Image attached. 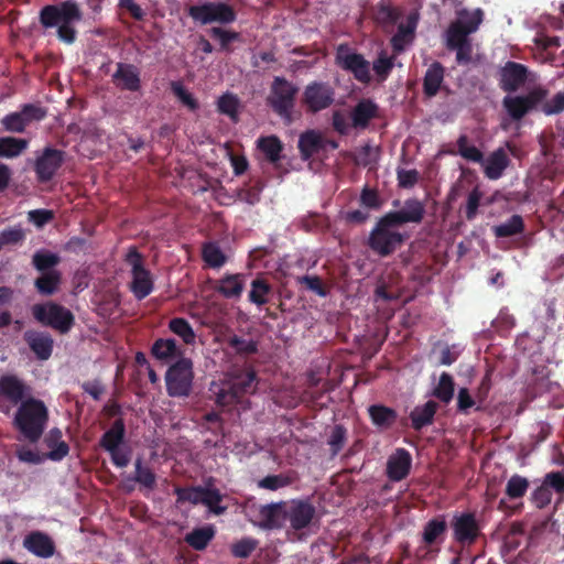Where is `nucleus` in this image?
I'll use <instances>...</instances> for the list:
<instances>
[{
    "label": "nucleus",
    "mask_w": 564,
    "mask_h": 564,
    "mask_svg": "<svg viewBox=\"0 0 564 564\" xmlns=\"http://www.w3.org/2000/svg\"><path fill=\"white\" fill-rule=\"evenodd\" d=\"M529 480L520 475H512L506 486V495L509 499L522 498L529 489Z\"/></svg>",
    "instance_id": "56"
},
{
    "label": "nucleus",
    "mask_w": 564,
    "mask_h": 564,
    "mask_svg": "<svg viewBox=\"0 0 564 564\" xmlns=\"http://www.w3.org/2000/svg\"><path fill=\"white\" fill-rule=\"evenodd\" d=\"M48 422L45 403L32 397L23 401L14 415L13 425L31 443H36L43 435Z\"/></svg>",
    "instance_id": "2"
},
{
    "label": "nucleus",
    "mask_w": 564,
    "mask_h": 564,
    "mask_svg": "<svg viewBox=\"0 0 564 564\" xmlns=\"http://www.w3.org/2000/svg\"><path fill=\"white\" fill-rule=\"evenodd\" d=\"M171 90L180 102L188 108L191 111H196L199 108L198 100L191 94L182 84V82L173 80L170 84Z\"/></svg>",
    "instance_id": "53"
},
{
    "label": "nucleus",
    "mask_w": 564,
    "mask_h": 564,
    "mask_svg": "<svg viewBox=\"0 0 564 564\" xmlns=\"http://www.w3.org/2000/svg\"><path fill=\"white\" fill-rule=\"evenodd\" d=\"M285 522V502L263 505L259 509L258 527L264 530L281 529Z\"/></svg>",
    "instance_id": "22"
},
{
    "label": "nucleus",
    "mask_w": 564,
    "mask_h": 564,
    "mask_svg": "<svg viewBox=\"0 0 564 564\" xmlns=\"http://www.w3.org/2000/svg\"><path fill=\"white\" fill-rule=\"evenodd\" d=\"M524 221L520 215H512L507 221L492 227L497 238H508L520 235L524 231Z\"/></svg>",
    "instance_id": "44"
},
{
    "label": "nucleus",
    "mask_w": 564,
    "mask_h": 564,
    "mask_svg": "<svg viewBox=\"0 0 564 564\" xmlns=\"http://www.w3.org/2000/svg\"><path fill=\"white\" fill-rule=\"evenodd\" d=\"M299 88L284 77H274L267 104L283 120L290 122Z\"/></svg>",
    "instance_id": "5"
},
{
    "label": "nucleus",
    "mask_w": 564,
    "mask_h": 564,
    "mask_svg": "<svg viewBox=\"0 0 564 564\" xmlns=\"http://www.w3.org/2000/svg\"><path fill=\"white\" fill-rule=\"evenodd\" d=\"M455 381L448 372H443L440 376L438 383L433 390V395L441 402L448 404L454 397Z\"/></svg>",
    "instance_id": "47"
},
{
    "label": "nucleus",
    "mask_w": 564,
    "mask_h": 564,
    "mask_svg": "<svg viewBox=\"0 0 564 564\" xmlns=\"http://www.w3.org/2000/svg\"><path fill=\"white\" fill-rule=\"evenodd\" d=\"M257 147L269 162L276 163L281 160L283 143L276 135L260 137L257 140Z\"/></svg>",
    "instance_id": "39"
},
{
    "label": "nucleus",
    "mask_w": 564,
    "mask_h": 564,
    "mask_svg": "<svg viewBox=\"0 0 564 564\" xmlns=\"http://www.w3.org/2000/svg\"><path fill=\"white\" fill-rule=\"evenodd\" d=\"M489 180H498L510 164V159L502 148L495 150L480 163Z\"/></svg>",
    "instance_id": "27"
},
{
    "label": "nucleus",
    "mask_w": 564,
    "mask_h": 564,
    "mask_svg": "<svg viewBox=\"0 0 564 564\" xmlns=\"http://www.w3.org/2000/svg\"><path fill=\"white\" fill-rule=\"evenodd\" d=\"M239 98L231 93L221 95L217 100V110L220 113L228 116L234 122L239 120Z\"/></svg>",
    "instance_id": "48"
},
{
    "label": "nucleus",
    "mask_w": 564,
    "mask_h": 564,
    "mask_svg": "<svg viewBox=\"0 0 564 564\" xmlns=\"http://www.w3.org/2000/svg\"><path fill=\"white\" fill-rule=\"evenodd\" d=\"M62 437L63 434L58 427H53L48 432L44 438V442L51 451L44 454L45 458L53 462H59L68 455L69 446L65 441H63Z\"/></svg>",
    "instance_id": "32"
},
{
    "label": "nucleus",
    "mask_w": 564,
    "mask_h": 564,
    "mask_svg": "<svg viewBox=\"0 0 564 564\" xmlns=\"http://www.w3.org/2000/svg\"><path fill=\"white\" fill-rule=\"evenodd\" d=\"M223 498L224 496L218 488L203 486L200 505L206 506L212 513L220 516L226 512L227 507L220 506Z\"/></svg>",
    "instance_id": "43"
},
{
    "label": "nucleus",
    "mask_w": 564,
    "mask_h": 564,
    "mask_svg": "<svg viewBox=\"0 0 564 564\" xmlns=\"http://www.w3.org/2000/svg\"><path fill=\"white\" fill-rule=\"evenodd\" d=\"M152 356L161 361H167L181 355L174 338H159L151 348Z\"/></svg>",
    "instance_id": "41"
},
{
    "label": "nucleus",
    "mask_w": 564,
    "mask_h": 564,
    "mask_svg": "<svg viewBox=\"0 0 564 564\" xmlns=\"http://www.w3.org/2000/svg\"><path fill=\"white\" fill-rule=\"evenodd\" d=\"M227 344L240 356H250L258 352V343L256 340L246 339L235 334L227 338Z\"/></svg>",
    "instance_id": "51"
},
{
    "label": "nucleus",
    "mask_w": 564,
    "mask_h": 564,
    "mask_svg": "<svg viewBox=\"0 0 564 564\" xmlns=\"http://www.w3.org/2000/svg\"><path fill=\"white\" fill-rule=\"evenodd\" d=\"M395 227L387 214L380 217L369 234L368 247L383 258L394 253L405 240L404 235L394 230Z\"/></svg>",
    "instance_id": "3"
},
{
    "label": "nucleus",
    "mask_w": 564,
    "mask_h": 564,
    "mask_svg": "<svg viewBox=\"0 0 564 564\" xmlns=\"http://www.w3.org/2000/svg\"><path fill=\"white\" fill-rule=\"evenodd\" d=\"M84 19V12L77 0H64L44 6L39 20L44 29H56L57 39L65 44H73L77 39L76 24Z\"/></svg>",
    "instance_id": "1"
},
{
    "label": "nucleus",
    "mask_w": 564,
    "mask_h": 564,
    "mask_svg": "<svg viewBox=\"0 0 564 564\" xmlns=\"http://www.w3.org/2000/svg\"><path fill=\"white\" fill-rule=\"evenodd\" d=\"M31 397V388L17 375L0 377V412L9 414L12 406L20 405Z\"/></svg>",
    "instance_id": "12"
},
{
    "label": "nucleus",
    "mask_w": 564,
    "mask_h": 564,
    "mask_svg": "<svg viewBox=\"0 0 564 564\" xmlns=\"http://www.w3.org/2000/svg\"><path fill=\"white\" fill-rule=\"evenodd\" d=\"M540 110L546 116L558 115L564 111V90L555 94L551 99H544L539 105Z\"/></svg>",
    "instance_id": "61"
},
{
    "label": "nucleus",
    "mask_w": 564,
    "mask_h": 564,
    "mask_svg": "<svg viewBox=\"0 0 564 564\" xmlns=\"http://www.w3.org/2000/svg\"><path fill=\"white\" fill-rule=\"evenodd\" d=\"M133 480L148 489H153L156 485V476L150 467L143 466L142 458L138 457L134 462Z\"/></svg>",
    "instance_id": "55"
},
{
    "label": "nucleus",
    "mask_w": 564,
    "mask_h": 564,
    "mask_svg": "<svg viewBox=\"0 0 564 564\" xmlns=\"http://www.w3.org/2000/svg\"><path fill=\"white\" fill-rule=\"evenodd\" d=\"M549 91L543 87H535L523 96H506L502 105L513 120H521L527 113L539 108L547 98Z\"/></svg>",
    "instance_id": "13"
},
{
    "label": "nucleus",
    "mask_w": 564,
    "mask_h": 564,
    "mask_svg": "<svg viewBox=\"0 0 564 564\" xmlns=\"http://www.w3.org/2000/svg\"><path fill=\"white\" fill-rule=\"evenodd\" d=\"M451 527L454 540L460 544H473L480 534V525L474 512L455 513Z\"/></svg>",
    "instance_id": "17"
},
{
    "label": "nucleus",
    "mask_w": 564,
    "mask_h": 564,
    "mask_svg": "<svg viewBox=\"0 0 564 564\" xmlns=\"http://www.w3.org/2000/svg\"><path fill=\"white\" fill-rule=\"evenodd\" d=\"M215 533L216 531L214 527L208 524L200 528H195L193 531L185 535L184 541L194 550L203 551L214 539Z\"/></svg>",
    "instance_id": "37"
},
{
    "label": "nucleus",
    "mask_w": 564,
    "mask_h": 564,
    "mask_svg": "<svg viewBox=\"0 0 564 564\" xmlns=\"http://www.w3.org/2000/svg\"><path fill=\"white\" fill-rule=\"evenodd\" d=\"M445 68L440 62H433L423 78V93L431 98L436 96L444 80Z\"/></svg>",
    "instance_id": "33"
},
{
    "label": "nucleus",
    "mask_w": 564,
    "mask_h": 564,
    "mask_svg": "<svg viewBox=\"0 0 564 564\" xmlns=\"http://www.w3.org/2000/svg\"><path fill=\"white\" fill-rule=\"evenodd\" d=\"M315 513V507L308 500H292L290 506L285 505V521L289 520L295 531L307 528Z\"/></svg>",
    "instance_id": "19"
},
{
    "label": "nucleus",
    "mask_w": 564,
    "mask_h": 564,
    "mask_svg": "<svg viewBox=\"0 0 564 564\" xmlns=\"http://www.w3.org/2000/svg\"><path fill=\"white\" fill-rule=\"evenodd\" d=\"M194 371L193 361L182 357L169 367L165 373L166 392L173 398H186L191 394Z\"/></svg>",
    "instance_id": "7"
},
{
    "label": "nucleus",
    "mask_w": 564,
    "mask_h": 564,
    "mask_svg": "<svg viewBox=\"0 0 564 564\" xmlns=\"http://www.w3.org/2000/svg\"><path fill=\"white\" fill-rule=\"evenodd\" d=\"M23 546L35 556L42 558L52 557L56 550L52 538L42 531L29 533L24 538Z\"/></svg>",
    "instance_id": "23"
},
{
    "label": "nucleus",
    "mask_w": 564,
    "mask_h": 564,
    "mask_svg": "<svg viewBox=\"0 0 564 564\" xmlns=\"http://www.w3.org/2000/svg\"><path fill=\"white\" fill-rule=\"evenodd\" d=\"M46 116L47 111L44 107L36 104H24L18 111L9 112L0 119V132L24 133L30 124L44 120Z\"/></svg>",
    "instance_id": "8"
},
{
    "label": "nucleus",
    "mask_w": 564,
    "mask_h": 564,
    "mask_svg": "<svg viewBox=\"0 0 564 564\" xmlns=\"http://www.w3.org/2000/svg\"><path fill=\"white\" fill-rule=\"evenodd\" d=\"M61 283V271L51 270L48 272L41 273V275L34 280V288L39 294L50 296L58 291Z\"/></svg>",
    "instance_id": "35"
},
{
    "label": "nucleus",
    "mask_w": 564,
    "mask_h": 564,
    "mask_svg": "<svg viewBox=\"0 0 564 564\" xmlns=\"http://www.w3.org/2000/svg\"><path fill=\"white\" fill-rule=\"evenodd\" d=\"M243 274H226L216 282L215 291L226 299H238L241 296L245 283Z\"/></svg>",
    "instance_id": "31"
},
{
    "label": "nucleus",
    "mask_w": 564,
    "mask_h": 564,
    "mask_svg": "<svg viewBox=\"0 0 564 564\" xmlns=\"http://www.w3.org/2000/svg\"><path fill=\"white\" fill-rule=\"evenodd\" d=\"M272 285L263 278H257L251 282V290L248 300L258 306L269 303V296L272 294Z\"/></svg>",
    "instance_id": "42"
},
{
    "label": "nucleus",
    "mask_w": 564,
    "mask_h": 564,
    "mask_svg": "<svg viewBox=\"0 0 564 564\" xmlns=\"http://www.w3.org/2000/svg\"><path fill=\"white\" fill-rule=\"evenodd\" d=\"M229 381L240 400L246 394L253 393L258 386L257 372L252 367L235 371L230 376Z\"/></svg>",
    "instance_id": "26"
},
{
    "label": "nucleus",
    "mask_w": 564,
    "mask_h": 564,
    "mask_svg": "<svg viewBox=\"0 0 564 564\" xmlns=\"http://www.w3.org/2000/svg\"><path fill=\"white\" fill-rule=\"evenodd\" d=\"M336 64L341 69L351 73L358 82L370 83V63L361 54L351 52L347 45L340 44L337 47Z\"/></svg>",
    "instance_id": "14"
},
{
    "label": "nucleus",
    "mask_w": 564,
    "mask_h": 564,
    "mask_svg": "<svg viewBox=\"0 0 564 564\" xmlns=\"http://www.w3.org/2000/svg\"><path fill=\"white\" fill-rule=\"evenodd\" d=\"M394 66V56L381 52L373 62V70L381 80H386Z\"/></svg>",
    "instance_id": "62"
},
{
    "label": "nucleus",
    "mask_w": 564,
    "mask_h": 564,
    "mask_svg": "<svg viewBox=\"0 0 564 564\" xmlns=\"http://www.w3.org/2000/svg\"><path fill=\"white\" fill-rule=\"evenodd\" d=\"M258 545L259 541L257 539L247 536L232 543L230 552L237 558H247L257 550Z\"/></svg>",
    "instance_id": "57"
},
{
    "label": "nucleus",
    "mask_w": 564,
    "mask_h": 564,
    "mask_svg": "<svg viewBox=\"0 0 564 564\" xmlns=\"http://www.w3.org/2000/svg\"><path fill=\"white\" fill-rule=\"evenodd\" d=\"M124 261L131 267V292L138 300H143L153 291L151 272L144 267L143 256L135 247L129 249Z\"/></svg>",
    "instance_id": "11"
},
{
    "label": "nucleus",
    "mask_w": 564,
    "mask_h": 564,
    "mask_svg": "<svg viewBox=\"0 0 564 564\" xmlns=\"http://www.w3.org/2000/svg\"><path fill=\"white\" fill-rule=\"evenodd\" d=\"M297 148L301 159L308 161L323 151V135L316 130H307L299 138Z\"/></svg>",
    "instance_id": "28"
},
{
    "label": "nucleus",
    "mask_w": 564,
    "mask_h": 564,
    "mask_svg": "<svg viewBox=\"0 0 564 564\" xmlns=\"http://www.w3.org/2000/svg\"><path fill=\"white\" fill-rule=\"evenodd\" d=\"M447 530L446 521L443 518H434L426 522L423 529V542L426 545H433L438 540H443Z\"/></svg>",
    "instance_id": "45"
},
{
    "label": "nucleus",
    "mask_w": 564,
    "mask_h": 564,
    "mask_svg": "<svg viewBox=\"0 0 564 564\" xmlns=\"http://www.w3.org/2000/svg\"><path fill=\"white\" fill-rule=\"evenodd\" d=\"M202 258L210 268H220L226 262V256L216 242H206L203 245Z\"/></svg>",
    "instance_id": "50"
},
{
    "label": "nucleus",
    "mask_w": 564,
    "mask_h": 564,
    "mask_svg": "<svg viewBox=\"0 0 564 564\" xmlns=\"http://www.w3.org/2000/svg\"><path fill=\"white\" fill-rule=\"evenodd\" d=\"M296 283L300 285H304L308 291L317 294L321 297H325L328 294L326 285L318 275L305 274L297 276Z\"/></svg>",
    "instance_id": "59"
},
{
    "label": "nucleus",
    "mask_w": 564,
    "mask_h": 564,
    "mask_svg": "<svg viewBox=\"0 0 564 564\" xmlns=\"http://www.w3.org/2000/svg\"><path fill=\"white\" fill-rule=\"evenodd\" d=\"M65 161V152L52 147H46L34 161L33 170L40 184L51 182Z\"/></svg>",
    "instance_id": "15"
},
{
    "label": "nucleus",
    "mask_w": 564,
    "mask_h": 564,
    "mask_svg": "<svg viewBox=\"0 0 564 564\" xmlns=\"http://www.w3.org/2000/svg\"><path fill=\"white\" fill-rule=\"evenodd\" d=\"M187 12L195 22L202 25L212 23L230 24L237 19L235 9L221 1H209L191 6Z\"/></svg>",
    "instance_id": "9"
},
{
    "label": "nucleus",
    "mask_w": 564,
    "mask_h": 564,
    "mask_svg": "<svg viewBox=\"0 0 564 564\" xmlns=\"http://www.w3.org/2000/svg\"><path fill=\"white\" fill-rule=\"evenodd\" d=\"M335 101V90L328 84L324 82H312L310 83L302 96V102L306 107L307 111L312 113L319 112L327 109Z\"/></svg>",
    "instance_id": "16"
},
{
    "label": "nucleus",
    "mask_w": 564,
    "mask_h": 564,
    "mask_svg": "<svg viewBox=\"0 0 564 564\" xmlns=\"http://www.w3.org/2000/svg\"><path fill=\"white\" fill-rule=\"evenodd\" d=\"M437 411V403L435 401H427L422 406H415L410 413L411 425L413 430L421 431L423 427L431 425L434 421V415Z\"/></svg>",
    "instance_id": "34"
},
{
    "label": "nucleus",
    "mask_w": 564,
    "mask_h": 564,
    "mask_svg": "<svg viewBox=\"0 0 564 564\" xmlns=\"http://www.w3.org/2000/svg\"><path fill=\"white\" fill-rule=\"evenodd\" d=\"M31 312L37 323L51 327L59 334H67L75 325V316L72 311L54 301L34 304Z\"/></svg>",
    "instance_id": "4"
},
{
    "label": "nucleus",
    "mask_w": 564,
    "mask_h": 564,
    "mask_svg": "<svg viewBox=\"0 0 564 564\" xmlns=\"http://www.w3.org/2000/svg\"><path fill=\"white\" fill-rule=\"evenodd\" d=\"M371 423L379 430L387 431L398 421V413L394 409L383 404H372L368 408Z\"/></svg>",
    "instance_id": "30"
},
{
    "label": "nucleus",
    "mask_w": 564,
    "mask_h": 564,
    "mask_svg": "<svg viewBox=\"0 0 564 564\" xmlns=\"http://www.w3.org/2000/svg\"><path fill=\"white\" fill-rule=\"evenodd\" d=\"M528 67L523 64L508 61L499 69V86L506 93H514L528 79Z\"/></svg>",
    "instance_id": "18"
},
{
    "label": "nucleus",
    "mask_w": 564,
    "mask_h": 564,
    "mask_svg": "<svg viewBox=\"0 0 564 564\" xmlns=\"http://www.w3.org/2000/svg\"><path fill=\"white\" fill-rule=\"evenodd\" d=\"M203 492V486L191 487H175L174 494L176 495L177 503L191 502L192 505H199Z\"/></svg>",
    "instance_id": "58"
},
{
    "label": "nucleus",
    "mask_w": 564,
    "mask_h": 564,
    "mask_svg": "<svg viewBox=\"0 0 564 564\" xmlns=\"http://www.w3.org/2000/svg\"><path fill=\"white\" fill-rule=\"evenodd\" d=\"M61 262V257L57 253L48 250H39L32 256V265L41 273L56 270L55 267Z\"/></svg>",
    "instance_id": "46"
},
{
    "label": "nucleus",
    "mask_w": 564,
    "mask_h": 564,
    "mask_svg": "<svg viewBox=\"0 0 564 564\" xmlns=\"http://www.w3.org/2000/svg\"><path fill=\"white\" fill-rule=\"evenodd\" d=\"M458 153L462 158L474 163L484 162L482 152L475 145L469 144L468 137L462 134L457 140Z\"/></svg>",
    "instance_id": "54"
},
{
    "label": "nucleus",
    "mask_w": 564,
    "mask_h": 564,
    "mask_svg": "<svg viewBox=\"0 0 564 564\" xmlns=\"http://www.w3.org/2000/svg\"><path fill=\"white\" fill-rule=\"evenodd\" d=\"M411 454L405 448H398L387 462V476L392 481H401L410 473Z\"/></svg>",
    "instance_id": "24"
},
{
    "label": "nucleus",
    "mask_w": 564,
    "mask_h": 564,
    "mask_svg": "<svg viewBox=\"0 0 564 564\" xmlns=\"http://www.w3.org/2000/svg\"><path fill=\"white\" fill-rule=\"evenodd\" d=\"M377 105L369 100L364 99L359 101L351 112L352 126L355 128H367L369 121L377 116Z\"/></svg>",
    "instance_id": "36"
},
{
    "label": "nucleus",
    "mask_w": 564,
    "mask_h": 564,
    "mask_svg": "<svg viewBox=\"0 0 564 564\" xmlns=\"http://www.w3.org/2000/svg\"><path fill=\"white\" fill-rule=\"evenodd\" d=\"M424 205L416 198H409L399 210L387 213L398 227L408 223L420 224L424 218Z\"/></svg>",
    "instance_id": "21"
},
{
    "label": "nucleus",
    "mask_w": 564,
    "mask_h": 564,
    "mask_svg": "<svg viewBox=\"0 0 564 564\" xmlns=\"http://www.w3.org/2000/svg\"><path fill=\"white\" fill-rule=\"evenodd\" d=\"M208 391L209 398L214 400L218 406L225 408L240 402L229 379L219 382L213 381Z\"/></svg>",
    "instance_id": "29"
},
{
    "label": "nucleus",
    "mask_w": 564,
    "mask_h": 564,
    "mask_svg": "<svg viewBox=\"0 0 564 564\" xmlns=\"http://www.w3.org/2000/svg\"><path fill=\"white\" fill-rule=\"evenodd\" d=\"M415 28L416 21L412 18H409L406 24H399L397 33L391 37L390 41L394 53H401L405 45L413 41Z\"/></svg>",
    "instance_id": "38"
},
{
    "label": "nucleus",
    "mask_w": 564,
    "mask_h": 564,
    "mask_svg": "<svg viewBox=\"0 0 564 564\" xmlns=\"http://www.w3.org/2000/svg\"><path fill=\"white\" fill-rule=\"evenodd\" d=\"M112 82L121 90L138 91L141 88L140 73L132 64L118 63Z\"/></svg>",
    "instance_id": "25"
},
{
    "label": "nucleus",
    "mask_w": 564,
    "mask_h": 564,
    "mask_svg": "<svg viewBox=\"0 0 564 564\" xmlns=\"http://www.w3.org/2000/svg\"><path fill=\"white\" fill-rule=\"evenodd\" d=\"M209 34L213 39L219 41L220 48L228 51L229 44L239 39V33L235 31H228L219 26H214L209 30Z\"/></svg>",
    "instance_id": "64"
},
{
    "label": "nucleus",
    "mask_w": 564,
    "mask_h": 564,
    "mask_svg": "<svg viewBox=\"0 0 564 564\" xmlns=\"http://www.w3.org/2000/svg\"><path fill=\"white\" fill-rule=\"evenodd\" d=\"M482 15L484 13L480 9L474 12L460 10L457 20L453 21L445 32L446 48L449 51L471 41L469 35L477 31L482 22Z\"/></svg>",
    "instance_id": "6"
},
{
    "label": "nucleus",
    "mask_w": 564,
    "mask_h": 564,
    "mask_svg": "<svg viewBox=\"0 0 564 564\" xmlns=\"http://www.w3.org/2000/svg\"><path fill=\"white\" fill-rule=\"evenodd\" d=\"M347 437V430L337 424L333 427L330 436L328 438V445L330 446L332 455H337L344 447Z\"/></svg>",
    "instance_id": "63"
},
{
    "label": "nucleus",
    "mask_w": 564,
    "mask_h": 564,
    "mask_svg": "<svg viewBox=\"0 0 564 564\" xmlns=\"http://www.w3.org/2000/svg\"><path fill=\"white\" fill-rule=\"evenodd\" d=\"M124 437L126 424L122 417H118L99 441L100 447L110 454L112 464L120 468L127 467L130 463V451L120 448Z\"/></svg>",
    "instance_id": "10"
},
{
    "label": "nucleus",
    "mask_w": 564,
    "mask_h": 564,
    "mask_svg": "<svg viewBox=\"0 0 564 564\" xmlns=\"http://www.w3.org/2000/svg\"><path fill=\"white\" fill-rule=\"evenodd\" d=\"M401 17L400 11L390 4L389 0H381L377 6L376 20L382 25H392Z\"/></svg>",
    "instance_id": "52"
},
{
    "label": "nucleus",
    "mask_w": 564,
    "mask_h": 564,
    "mask_svg": "<svg viewBox=\"0 0 564 564\" xmlns=\"http://www.w3.org/2000/svg\"><path fill=\"white\" fill-rule=\"evenodd\" d=\"M169 328L172 333L182 338L186 345H193L196 340V334L192 325L183 317L172 318L169 322Z\"/></svg>",
    "instance_id": "49"
},
{
    "label": "nucleus",
    "mask_w": 564,
    "mask_h": 564,
    "mask_svg": "<svg viewBox=\"0 0 564 564\" xmlns=\"http://www.w3.org/2000/svg\"><path fill=\"white\" fill-rule=\"evenodd\" d=\"M29 140L15 137H0V158L14 159L20 156L28 148Z\"/></svg>",
    "instance_id": "40"
},
{
    "label": "nucleus",
    "mask_w": 564,
    "mask_h": 564,
    "mask_svg": "<svg viewBox=\"0 0 564 564\" xmlns=\"http://www.w3.org/2000/svg\"><path fill=\"white\" fill-rule=\"evenodd\" d=\"M23 339L40 361L48 360L53 354L54 339L47 332L29 329L24 332Z\"/></svg>",
    "instance_id": "20"
},
{
    "label": "nucleus",
    "mask_w": 564,
    "mask_h": 564,
    "mask_svg": "<svg viewBox=\"0 0 564 564\" xmlns=\"http://www.w3.org/2000/svg\"><path fill=\"white\" fill-rule=\"evenodd\" d=\"M25 232L20 226L9 227L0 232V250L6 246H17L24 241Z\"/></svg>",
    "instance_id": "60"
}]
</instances>
